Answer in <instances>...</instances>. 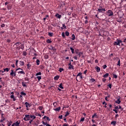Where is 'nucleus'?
Masks as SVG:
<instances>
[{
  "instance_id": "9d476101",
  "label": "nucleus",
  "mask_w": 126,
  "mask_h": 126,
  "mask_svg": "<svg viewBox=\"0 0 126 126\" xmlns=\"http://www.w3.org/2000/svg\"><path fill=\"white\" fill-rule=\"evenodd\" d=\"M95 68H96V72H99L101 71V69L100 68V67L96 66Z\"/></svg>"
},
{
  "instance_id": "dca6fc26",
  "label": "nucleus",
  "mask_w": 126,
  "mask_h": 126,
  "mask_svg": "<svg viewBox=\"0 0 126 126\" xmlns=\"http://www.w3.org/2000/svg\"><path fill=\"white\" fill-rule=\"evenodd\" d=\"M59 77H60L59 75L55 76H54V80L55 81H58V79H59Z\"/></svg>"
},
{
  "instance_id": "6e6552de",
  "label": "nucleus",
  "mask_w": 126,
  "mask_h": 126,
  "mask_svg": "<svg viewBox=\"0 0 126 126\" xmlns=\"http://www.w3.org/2000/svg\"><path fill=\"white\" fill-rule=\"evenodd\" d=\"M115 102L117 104H120V103L121 102V101H120V98L118 97V98H117V100H116Z\"/></svg>"
},
{
  "instance_id": "6ab92c4d",
  "label": "nucleus",
  "mask_w": 126,
  "mask_h": 126,
  "mask_svg": "<svg viewBox=\"0 0 126 126\" xmlns=\"http://www.w3.org/2000/svg\"><path fill=\"white\" fill-rule=\"evenodd\" d=\"M17 73H18V74H21L25 75L24 71H18V72H17Z\"/></svg>"
},
{
  "instance_id": "e433bc0d",
  "label": "nucleus",
  "mask_w": 126,
  "mask_h": 126,
  "mask_svg": "<svg viewBox=\"0 0 126 126\" xmlns=\"http://www.w3.org/2000/svg\"><path fill=\"white\" fill-rule=\"evenodd\" d=\"M49 17L48 15H46L45 18H43V20H44V22H45V20L47 19Z\"/></svg>"
},
{
  "instance_id": "20e7f679",
  "label": "nucleus",
  "mask_w": 126,
  "mask_h": 126,
  "mask_svg": "<svg viewBox=\"0 0 126 126\" xmlns=\"http://www.w3.org/2000/svg\"><path fill=\"white\" fill-rule=\"evenodd\" d=\"M30 115H25V118H23V120L25 121H29L31 120Z\"/></svg>"
},
{
  "instance_id": "a18cd8bd",
  "label": "nucleus",
  "mask_w": 126,
  "mask_h": 126,
  "mask_svg": "<svg viewBox=\"0 0 126 126\" xmlns=\"http://www.w3.org/2000/svg\"><path fill=\"white\" fill-rule=\"evenodd\" d=\"M65 34H64V33L63 32H62V37H63V38H65Z\"/></svg>"
},
{
  "instance_id": "39448f33",
  "label": "nucleus",
  "mask_w": 126,
  "mask_h": 126,
  "mask_svg": "<svg viewBox=\"0 0 126 126\" xmlns=\"http://www.w3.org/2000/svg\"><path fill=\"white\" fill-rule=\"evenodd\" d=\"M106 13H107V15L109 17L114 15V13L110 10H108V11H106Z\"/></svg>"
},
{
  "instance_id": "bb28decb",
  "label": "nucleus",
  "mask_w": 126,
  "mask_h": 126,
  "mask_svg": "<svg viewBox=\"0 0 126 126\" xmlns=\"http://www.w3.org/2000/svg\"><path fill=\"white\" fill-rule=\"evenodd\" d=\"M30 118H32V120H35V119L36 118V117L33 116V115H30Z\"/></svg>"
},
{
  "instance_id": "7c9ffc66",
  "label": "nucleus",
  "mask_w": 126,
  "mask_h": 126,
  "mask_svg": "<svg viewBox=\"0 0 126 126\" xmlns=\"http://www.w3.org/2000/svg\"><path fill=\"white\" fill-rule=\"evenodd\" d=\"M113 78L117 79H118V76L116 74H113Z\"/></svg>"
},
{
  "instance_id": "2f4dec72",
  "label": "nucleus",
  "mask_w": 126,
  "mask_h": 126,
  "mask_svg": "<svg viewBox=\"0 0 126 126\" xmlns=\"http://www.w3.org/2000/svg\"><path fill=\"white\" fill-rule=\"evenodd\" d=\"M72 38H71V39H72V40H74L76 39V36H75V35L74 34H72Z\"/></svg>"
},
{
  "instance_id": "72a5a7b5",
  "label": "nucleus",
  "mask_w": 126,
  "mask_h": 126,
  "mask_svg": "<svg viewBox=\"0 0 126 126\" xmlns=\"http://www.w3.org/2000/svg\"><path fill=\"white\" fill-rule=\"evenodd\" d=\"M36 63H37V65H40V60L37 59V61H36Z\"/></svg>"
},
{
  "instance_id": "69168bd1",
  "label": "nucleus",
  "mask_w": 126,
  "mask_h": 126,
  "mask_svg": "<svg viewBox=\"0 0 126 126\" xmlns=\"http://www.w3.org/2000/svg\"><path fill=\"white\" fill-rule=\"evenodd\" d=\"M118 109H119V108H118V106H115V109H114V110H118Z\"/></svg>"
},
{
  "instance_id": "423d86ee",
  "label": "nucleus",
  "mask_w": 126,
  "mask_h": 126,
  "mask_svg": "<svg viewBox=\"0 0 126 126\" xmlns=\"http://www.w3.org/2000/svg\"><path fill=\"white\" fill-rule=\"evenodd\" d=\"M25 105H26V108H27V110H29L28 108L31 107V104H30L28 102H25Z\"/></svg>"
},
{
  "instance_id": "8fccbe9b",
  "label": "nucleus",
  "mask_w": 126,
  "mask_h": 126,
  "mask_svg": "<svg viewBox=\"0 0 126 126\" xmlns=\"http://www.w3.org/2000/svg\"><path fill=\"white\" fill-rule=\"evenodd\" d=\"M117 65H118V66H120V60H118V62H117Z\"/></svg>"
},
{
  "instance_id": "6e6d98bb",
  "label": "nucleus",
  "mask_w": 126,
  "mask_h": 126,
  "mask_svg": "<svg viewBox=\"0 0 126 126\" xmlns=\"http://www.w3.org/2000/svg\"><path fill=\"white\" fill-rule=\"evenodd\" d=\"M20 48H21V49H24V46H23V44H21V45H20Z\"/></svg>"
},
{
  "instance_id": "f3484780",
  "label": "nucleus",
  "mask_w": 126,
  "mask_h": 126,
  "mask_svg": "<svg viewBox=\"0 0 126 126\" xmlns=\"http://www.w3.org/2000/svg\"><path fill=\"white\" fill-rule=\"evenodd\" d=\"M120 44L119 42H117V41H115L114 42V46H120Z\"/></svg>"
},
{
  "instance_id": "473e14b6",
  "label": "nucleus",
  "mask_w": 126,
  "mask_h": 126,
  "mask_svg": "<svg viewBox=\"0 0 126 126\" xmlns=\"http://www.w3.org/2000/svg\"><path fill=\"white\" fill-rule=\"evenodd\" d=\"M46 43H47V44H51V43H52V41H51V40L48 39L47 40H46Z\"/></svg>"
},
{
  "instance_id": "de8ad7c7",
  "label": "nucleus",
  "mask_w": 126,
  "mask_h": 126,
  "mask_svg": "<svg viewBox=\"0 0 126 126\" xmlns=\"http://www.w3.org/2000/svg\"><path fill=\"white\" fill-rule=\"evenodd\" d=\"M59 71L60 72H62L63 71V68H59Z\"/></svg>"
},
{
  "instance_id": "338daca9",
  "label": "nucleus",
  "mask_w": 126,
  "mask_h": 126,
  "mask_svg": "<svg viewBox=\"0 0 126 126\" xmlns=\"http://www.w3.org/2000/svg\"><path fill=\"white\" fill-rule=\"evenodd\" d=\"M17 63H18V60H16V65L17 66Z\"/></svg>"
},
{
  "instance_id": "f8f14e48",
  "label": "nucleus",
  "mask_w": 126,
  "mask_h": 126,
  "mask_svg": "<svg viewBox=\"0 0 126 126\" xmlns=\"http://www.w3.org/2000/svg\"><path fill=\"white\" fill-rule=\"evenodd\" d=\"M10 98H11V99H13V101H16V98H15V96L13 94L11 95L10 96Z\"/></svg>"
},
{
  "instance_id": "a19ab883",
  "label": "nucleus",
  "mask_w": 126,
  "mask_h": 126,
  "mask_svg": "<svg viewBox=\"0 0 126 126\" xmlns=\"http://www.w3.org/2000/svg\"><path fill=\"white\" fill-rule=\"evenodd\" d=\"M20 65H21V66H24V62L20 61Z\"/></svg>"
},
{
  "instance_id": "13d9d810",
  "label": "nucleus",
  "mask_w": 126,
  "mask_h": 126,
  "mask_svg": "<svg viewBox=\"0 0 126 126\" xmlns=\"http://www.w3.org/2000/svg\"><path fill=\"white\" fill-rule=\"evenodd\" d=\"M78 55V57H80V56H81V55H82V54H83V53H79V54H77Z\"/></svg>"
},
{
  "instance_id": "79ce46f5",
  "label": "nucleus",
  "mask_w": 126,
  "mask_h": 126,
  "mask_svg": "<svg viewBox=\"0 0 126 126\" xmlns=\"http://www.w3.org/2000/svg\"><path fill=\"white\" fill-rule=\"evenodd\" d=\"M27 66L28 69H30L31 65L29 63V64H27Z\"/></svg>"
},
{
  "instance_id": "2eb2a0df",
  "label": "nucleus",
  "mask_w": 126,
  "mask_h": 126,
  "mask_svg": "<svg viewBox=\"0 0 126 126\" xmlns=\"http://www.w3.org/2000/svg\"><path fill=\"white\" fill-rule=\"evenodd\" d=\"M70 50L71 51V52L72 53V54H74V52L75 51H76V50H74L73 48L72 47H70Z\"/></svg>"
},
{
  "instance_id": "f03ea898",
  "label": "nucleus",
  "mask_w": 126,
  "mask_h": 126,
  "mask_svg": "<svg viewBox=\"0 0 126 126\" xmlns=\"http://www.w3.org/2000/svg\"><path fill=\"white\" fill-rule=\"evenodd\" d=\"M82 73H78V75H77V78H76V80H77V81H78V80H81V79H82Z\"/></svg>"
},
{
  "instance_id": "a878e982",
  "label": "nucleus",
  "mask_w": 126,
  "mask_h": 126,
  "mask_svg": "<svg viewBox=\"0 0 126 126\" xmlns=\"http://www.w3.org/2000/svg\"><path fill=\"white\" fill-rule=\"evenodd\" d=\"M124 42L122 40L116 39V43H119L120 44H122V43Z\"/></svg>"
},
{
  "instance_id": "603ef678",
  "label": "nucleus",
  "mask_w": 126,
  "mask_h": 126,
  "mask_svg": "<svg viewBox=\"0 0 126 126\" xmlns=\"http://www.w3.org/2000/svg\"><path fill=\"white\" fill-rule=\"evenodd\" d=\"M107 86H108V87H109L110 89H111L112 88V84H109L107 85Z\"/></svg>"
},
{
  "instance_id": "49530a36",
  "label": "nucleus",
  "mask_w": 126,
  "mask_h": 126,
  "mask_svg": "<svg viewBox=\"0 0 126 126\" xmlns=\"http://www.w3.org/2000/svg\"><path fill=\"white\" fill-rule=\"evenodd\" d=\"M12 122L11 121H10V122H8L7 125L8 126H11V125H12Z\"/></svg>"
},
{
  "instance_id": "1a4fd4ad",
  "label": "nucleus",
  "mask_w": 126,
  "mask_h": 126,
  "mask_svg": "<svg viewBox=\"0 0 126 126\" xmlns=\"http://www.w3.org/2000/svg\"><path fill=\"white\" fill-rule=\"evenodd\" d=\"M55 17L58 19H61L62 17L61 15H59V14H55Z\"/></svg>"
},
{
  "instance_id": "c85d7f7f",
  "label": "nucleus",
  "mask_w": 126,
  "mask_h": 126,
  "mask_svg": "<svg viewBox=\"0 0 126 126\" xmlns=\"http://www.w3.org/2000/svg\"><path fill=\"white\" fill-rule=\"evenodd\" d=\"M18 70H19V71H24V70H23V69H21V68H17V69H16V71H16H16H18Z\"/></svg>"
},
{
  "instance_id": "bf43d9fd",
  "label": "nucleus",
  "mask_w": 126,
  "mask_h": 126,
  "mask_svg": "<svg viewBox=\"0 0 126 126\" xmlns=\"http://www.w3.org/2000/svg\"><path fill=\"white\" fill-rule=\"evenodd\" d=\"M113 111L115 112V113H116V114H118V110L113 109Z\"/></svg>"
},
{
  "instance_id": "c03bdc74",
  "label": "nucleus",
  "mask_w": 126,
  "mask_h": 126,
  "mask_svg": "<svg viewBox=\"0 0 126 126\" xmlns=\"http://www.w3.org/2000/svg\"><path fill=\"white\" fill-rule=\"evenodd\" d=\"M68 69H74V66L72 65V66H68Z\"/></svg>"
},
{
  "instance_id": "4d7b16f0",
  "label": "nucleus",
  "mask_w": 126,
  "mask_h": 126,
  "mask_svg": "<svg viewBox=\"0 0 126 126\" xmlns=\"http://www.w3.org/2000/svg\"><path fill=\"white\" fill-rule=\"evenodd\" d=\"M24 80H25V81H29V79L28 77L25 78Z\"/></svg>"
},
{
  "instance_id": "0eeeda50",
  "label": "nucleus",
  "mask_w": 126,
  "mask_h": 126,
  "mask_svg": "<svg viewBox=\"0 0 126 126\" xmlns=\"http://www.w3.org/2000/svg\"><path fill=\"white\" fill-rule=\"evenodd\" d=\"M20 124V121H18L16 122V123H14V124H12V126H19Z\"/></svg>"
},
{
  "instance_id": "cd10ccee",
  "label": "nucleus",
  "mask_w": 126,
  "mask_h": 126,
  "mask_svg": "<svg viewBox=\"0 0 126 126\" xmlns=\"http://www.w3.org/2000/svg\"><path fill=\"white\" fill-rule=\"evenodd\" d=\"M58 87L61 89H63V83H61V84H60Z\"/></svg>"
},
{
  "instance_id": "3c124183",
  "label": "nucleus",
  "mask_w": 126,
  "mask_h": 126,
  "mask_svg": "<svg viewBox=\"0 0 126 126\" xmlns=\"http://www.w3.org/2000/svg\"><path fill=\"white\" fill-rule=\"evenodd\" d=\"M41 75V72H39L37 73H36V76H39Z\"/></svg>"
},
{
  "instance_id": "aec40b11",
  "label": "nucleus",
  "mask_w": 126,
  "mask_h": 126,
  "mask_svg": "<svg viewBox=\"0 0 126 126\" xmlns=\"http://www.w3.org/2000/svg\"><path fill=\"white\" fill-rule=\"evenodd\" d=\"M111 125H113L114 126H116V125H117V122L116 121L111 122Z\"/></svg>"
},
{
  "instance_id": "5701e85b",
  "label": "nucleus",
  "mask_w": 126,
  "mask_h": 126,
  "mask_svg": "<svg viewBox=\"0 0 126 126\" xmlns=\"http://www.w3.org/2000/svg\"><path fill=\"white\" fill-rule=\"evenodd\" d=\"M45 118H46V120H47L48 121H51V119H50L49 117H47L46 116H44V117H43V119L44 120Z\"/></svg>"
},
{
  "instance_id": "680f3d73",
  "label": "nucleus",
  "mask_w": 126,
  "mask_h": 126,
  "mask_svg": "<svg viewBox=\"0 0 126 126\" xmlns=\"http://www.w3.org/2000/svg\"><path fill=\"white\" fill-rule=\"evenodd\" d=\"M6 7L7 8V9L8 10L11 9V7L10 6H9L8 5H7V6Z\"/></svg>"
},
{
  "instance_id": "9b49d317",
  "label": "nucleus",
  "mask_w": 126,
  "mask_h": 126,
  "mask_svg": "<svg viewBox=\"0 0 126 126\" xmlns=\"http://www.w3.org/2000/svg\"><path fill=\"white\" fill-rule=\"evenodd\" d=\"M61 109V107H59L57 108H54V110L56 112H59Z\"/></svg>"
},
{
  "instance_id": "09e8293b",
  "label": "nucleus",
  "mask_w": 126,
  "mask_h": 126,
  "mask_svg": "<svg viewBox=\"0 0 126 126\" xmlns=\"http://www.w3.org/2000/svg\"><path fill=\"white\" fill-rule=\"evenodd\" d=\"M107 67V66H106V65H102V68L103 69H105V68H106Z\"/></svg>"
},
{
  "instance_id": "a211bd4d",
  "label": "nucleus",
  "mask_w": 126,
  "mask_h": 126,
  "mask_svg": "<svg viewBox=\"0 0 126 126\" xmlns=\"http://www.w3.org/2000/svg\"><path fill=\"white\" fill-rule=\"evenodd\" d=\"M94 118H98V117L97 116V114L94 113L93 116H92V118L94 119Z\"/></svg>"
},
{
  "instance_id": "393cba45",
  "label": "nucleus",
  "mask_w": 126,
  "mask_h": 126,
  "mask_svg": "<svg viewBox=\"0 0 126 126\" xmlns=\"http://www.w3.org/2000/svg\"><path fill=\"white\" fill-rule=\"evenodd\" d=\"M64 35H65V36H69V32L68 31L65 32H64Z\"/></svg>"
},
{
  "instance_id": "c756f323",
  "label": "nucleus",
  "mask_w": 126,
  "mask_h": 126,
  "mask_svg": "<svg viewBox=\"0 0 126 126\" xmlns=\"http://www.w3.org/2000/svg\"><path fill=\"white\" fill-rule=\"evenodd\" d=\"M10 70V68H3V71L8 72Z\"/></svg>"
},
{
  "instance_id": "412c9836",
  "label": "nucleus",
  "mask_w": 126,
  "mask_h": 126,
  "mask_svg": "<svg viewBox=\"0 0 126 126\" xmlns=\"http://www.w3.org/2000/svg\"><path fill=\"white\" fill-rule=\"evenodd\" d=\"M48 35L50 37H53L54 36V33L53 32H48Z\"/></svg>"
},
{
  "instance_id": "ddd939ff",
  "label": "nucleus",
  "mask_w": 126,
  "mask_h": 126,
  "mask_svg": "<svg viewBox=\"0 0 126 126\" xmlns=\"http://www.w3.org/2000/svg\"><path fill=\"white\" fill-rule=\"evenodd\" d=\"M52 47V48L51 49V50H52L54 53H56V47H54V46H51Z\"/></svg>"
},
{
  "instance_id": "f704fd0d",
  "label": "nucleus",
  "mask_w": 126,
  "mask_h": 126,
  "mask_svg": "<svg viewBox=\"0 0 126 126\" xmlns=\"http://www.w3.org/2000/svg\"><path fill=\"white\" fill-rule=\"evenodd\" d=\"M21 44V42H16V43H15V45L16 46V47L19 46V45Z\"/></svg>"
},
{
  "instance_id": "0e129e2a",
  "label": "nucleus",
  "mask_w": 126,
  "mask_h": 126,
  "mask_svg": "<svg viewBox=\"0 0 126 126\" xmlns=\"http://www.w3.org/2000/svg\"><path fill=\"white\" fill-rule=\"evenodd\" d=\"M59 118L60 119H63V115L59 116Z\"/></svg>"
},
{
  "instance_id": "864d4df0",
  "label": "nucleus",
  "mask_w": 126,
  "mask_h": 126,
  "mask_svg": "<svg viewBox=\"0 0 126 126\" xmlns=\"http://www.w3.org/2000/svg\"><path fill=\"white\" fill-rule=\"evenodd\" d=\"M84 120H85L84 118H82L80 119V122H84Z\"/></svg>"
},
{
  "instance_id": "ea45409f",
  "label": "nucleus",
  "mask_w": 126,
  "mask_h": 126,
  "mask_svg": "<svg viewBox=\"0 0 126 126\" xmlns=\"http://www.w3.org/2000/svg\"><path fill=\"white\" fill-rule=\"evenodd\" d=\"M20 94H21V95L25 96L26 95V93H25L24 92H21V93H20Z\"/></svg>"
},
{
  "instance_id": "7ed1b4c3",
  "label": "nucleus",
  "mask_w": 126,
  "mask_h": 126,
  "mask_svg": "<svg viewBox=\"0 0 126 126\" xmlns=\"http://www.w3.org/2000/svg\"><path fill=\"white\" fill-rule=\"evenodd\" d=\"M99 8H99V9H98V10H97V14H98L100 13H102V11L105 12L106 11L105 8H102V6H100Z\"/></svg>"
},
{
  "instance_id": "052dcab7",
  "label": "nucleus",
  "mask_w": 126,
  "mask_h": 126,
  "mask_svg": "<svg viewBox=\"0 0 126 126\" xmlns=\"http://www.w3.org/2000/svg\"><path fill=\"white\" fill-rule=\"evenodd\" d=\"M23 56H27V52H25V51H24L23 52Z\"/></svg>"
},
{
  "instance_id": "4be33fe9",
  "label": "nucleus",
  "mask_w": 126,
  "mask_h": 126,
  "mask_svg": "<svg viewBox=\"0 0 126 126\" xmlns=\"http://www.w3.org/2000/svg\"><path fill=\"white\" fill-rule=\"evenodd\" d=\"M62 26H63V27H61V30H65L66 29V26H65V25H64V24H63V25H62Z\"/></svg>"
},
{
  "instance_id": "4468645a",
  "label": "nucleus",
  "mask_w": 126,
  "mask_h": 126,
  "mask_svg": "<svg viewBox=\"0 0 126 126\" xmlns=\"http://www.w3.org/2000/svg\"><path fill=\"white\" fill-rule=\"evenodd\" d=\"M108 76H109V74L106 73H105V74L102 76V77H103L104 78H107V77H108Z\"/></svg>"
},
{
  "instance_id": "e2e57ef3",
  "label": "nucleus",
  "mask_w": 126,
  "mask_h": 126,
  "mask_svg": "<svg viewBox=\"0 0 126 126\" xmlns=\"http://www.w3.org/2000/svg\"><path fill=\"white\" fill-rule=\"evenodd\" d=\"M102 82H105V81H106V79L102 78Z\"/></svg>"
},
{
  "instance_id": "58836bf2",
  "label": "nucleus",
  "mask_w": 126,
  "mask_h": 126,
  "mask_svg": "<svg viewBox=\"0 0 126 126\" xmlns=\"http://www.w3.org/2000/svg\"><path fill=\"white\" fill-rule=\"evenodd\" d=\"M79 51V50L78 49L75 50L74 53H76V54H79V53H82V52H78Z\"/></svg>"
},
{
  "instance_id": "4c0bfd02",
  "label": "nucleus",
  "mask_w": 126,
  "mask_h": 126,
  "mask_svg": "<svg viewBox=\"0 0 126 126\" xmlns=\"http://www.w3.org/2000/svg\"><path fill=\"white\" fill-rule=\"evenodd\" d=\"M69 115V112H66L65 115H64V117H66Z\"/></svg>"
},
{
  "instance_id": "c9c22d12",
  "label": "nucleus",
  "mask_w": 126,
  "mask_h": 126,
  "mask_svg": "<svg viewBox=\"0 0 126 126\" xmlns=\"http://www.w3.org/2000/svg\"><path fill=\"white\" fill-rule=\"evenodd\" d=\"M36 78L38 79L39 82H40V80L41 79V76H37Z\"/></svg>"
},
{
  "instance_id": "b1692460",
  "label": "nucleus",
  "mask_w": 126,
  "mask_h": 126,
  "mask_svg": "<svg viewBox=\"0 0 126 126\" xmlns=\"http://www.w3.org/2000/svg\"><path fill=\"white\" fill-rule=\"evenodd\" d=\"M27 83V82H22V86H23V87H27V85H26V84Z\"/></svg>"
},
{
  "instance_id": "774afa93",
  "label": "nucleus",
  "mask_w": 126,
  "mask_h": 126,
  "mask_svg": "<svg viewBox=\"0 0 126 126\" xmlns=\"http://www.w3.org/2000/svg\"><path fill=\"white\" fill-rule=\"evenodd\" d=\"M123 42L126 43V38H124V39H123Z\"/></svg>"
},
{
  "instance_id": "5fc2aeb1",
  "label": "nucleus",
  "mask_w": 126,
  "mask_h": 126,
  "mask_svg": "<svg viewBox=\"0 0 126 126\" xmlns=\"http://www.w3.org/2000/svg\"><path fill=\"white\" fill-rule=\"evenodd\" d=\"M43 109V107L42 106H39V110L42 111Z\"/></svg>"
},
{
  "instance_id": "f257e3e1",
  "label": "nucleus",
  "mask_w": 126,
  "mask_h": 126,
  "mask_svg": "<svg viewBox=\"0 0 126 126\" xmlns=\"http://www.w3.org/2000/svg\"><path fill=\"white\" fill-rule=\"evenodd\" d=\"M16 76V71H14V70L11 69V72H10V76L12 78L15 77Z\"/></svg>"
},
{
  "instance_id": "37998d69",
  "label": "nucleus",
  "mask_w": 126,
  "mask_h": 126,
  "mask_svg": "<svg viewBox=\"0 0 126 126\" xmlns=\"http://www.w3.org/2000/svg\"><path fill=\"white\" fill-rule=\"evenodd\" d=\"M109 98H110V95H108V96L105 97V100L108 101L109 100L107 99H108Z\"/></svg>"
}]
</instances>
